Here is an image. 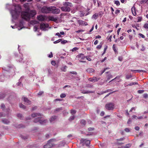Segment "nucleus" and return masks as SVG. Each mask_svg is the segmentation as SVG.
I'll return each mask as SVG.
<instances>
[{
  "label": "nucleus",
  "instance_id": "obj_1",
  "mask_svg": "<svg viewBox=\"0 0 148 148\" xmlns=\"http://www.w3.org/2000/svg\"><path fill=\"white\" fill-rule=\"evenodd\" d=\"M32 118H35L34 122L35 123L39 122L41 124H43L47 122V120L44 119L42 115L40 113H34L31 115Z\"/></svg>",
  "mask_w": 148,
  "mask_h": 148
},
{
  "label": "nucleus",
  "instance_id": "obj_2",
  "mask_svg": "<svg viewBox=\"0 0 148 148\" xmlns=\"http://www.w3.org/2000/svg\"><path fill=\"white\" fill-rule=\"evenodd\" d=\"M14 6L15 7V10L10 11L12 18V21H13L14 20H16L18 18L21 11L20 5H18L17 6L16 5H14Z\"/></svg>",
  "mask_w": 148,
  "mask_h": 148
},
{
  "label": "nucleus",
  "instance_id": "obj_3",
  "mask_svg": "<svg viewBox=\"0 0 148 148\" xmlns=\"http://www.w3.org/2000/svg\"><path fill=\"white\" fill-rule=\"evenodd\" d=\"M36 11L31 10L29 12H23L21 13V16L23 18L26 20H29L31 18L33 17L36 14Z\"/></svg>",
  "mask_w": 148,
  "mask_h": 148
},
{
  "label": "nucleus",
  "instance_id": "obj_4",
  "mask_svg": "<svg viewBox=\"0 0 148 148\" xmlns=\"http://www.w3.org/2000/svg\"><path fill=\"white\" fill-rule=\"evenodd\" d=\"M51 6H44L41 9V12L43 13H49L51 12Z\"/></svg>",
  "mask_w": 148,
  "mask_h": 148
},
{
  "label": "nucleus",
  "instance_id": "obj_5",
  "mask_svg": "<svg viewBox=\"0 0 148 148\" xmlns=\"http://www.w3.org/2000/svg\"><path fill=\"white\" fill-rule=\"evenodd\" d=\"M114 103H109L106 105L105 107L108 110H113L114 108Z\"/></svg>",
  "mask_w": 148,
  "mask_h": 148
},
{
  "label": "nucleus",
  "instance_id": "obj_6",
  "mask_svg": "<svg viewBox=\"0 0 148 148\" xmlns=\"http://www.w3.org/2000/svg\"><path fill=\"white\" fill-rule=\"evenodd\" d=\"M60 12V10L54 6H51V12L54 14H58Z\"/></svg>",
  "mask_w": 148,
  "mask_h": 148
},
{
  "label": "nucleus",
  "instance_id": "obj_7",
  "mask_svg": "<svg viewBox=\"0 0 148 148\" xmlns=\"http://www.w3.org/2000/svg\"><path fill=\"white\" fill-rule=\"evenodd\" d=\"M53 140L50 139L48 142L47 144L44 146V148H51L54 145V144L52 142Z\"/></svg>",
  "mask_w": 148,
  "mask_h": 148
},
{
  "label": "nucleus",
  "instance_id": "obj_8",
  "mask_svg": "<svg viewBox=\"0 0 148 148\" xmlns=\"http://www.w3.org/2000/svg\"><path fill=\"white\" fill-rule=\"evenodd\" d=\"M81 143L83 145H84L85 144L86 145L88 146L90 144V141L89 140H86V139H84L82 138L80 140Z\"/></svg>",
  "mask_w": 148,
  "mask_h": 148
},
{
  "label": "nucleus",
  "instance_id": "obj_9",
  "mask_svg": "<svg viewBox=\"0 0 148 148\" xmlns=\"http://www.w3.org/2000/svg\"><path fill=\"white\" fill-rule=\"evenodd\" d=\"M49 26V24H48L42 23L40 25V27L41 29L44 31H46L47 30L46 28H47Z\"/></svg>",
  "mask_w": 148,
  "mask_h": 148
},
{
  "label": "nucleus",
  "instance_id": "obj_10",
  "mask_svg": "<svg viewBox=\"0 0 148 148\" xmlns=\"http://www.w3.org/2000/svg\"><path fill=\"white\" fill-rule=\"evenodd\" d=\"M22 99L24 102L27 105H30L31 103V101L26 97H23Z\"/></svg>",
  "mask_w": 148,
  "mask_h": 148
},
{
  "label": "nucleus",
  "instance_id": "obj_11",
  "mask_svg": "<svg viewBox=\"0 0 148 148\" xmlns=\"http://www.w3.org/2000/svg\"><path fill=\"white\" fill-rule=\"evenodd\" d=\"M61 9L62 11L69 12L70 11V8L69 7L64 6L61 8Z\"/></svg>",
  "mask_w": 148,
  "mask_h": 148
},
{
  "label": "nucleus",
  "instance_id": "obj_12",
  "mask_svg": "<svg viewBox=\"0 0 148 148\" xmlns=\"http://www.w3.org/2000/svg\"><path fill=\"white\" fill-rule=\"evenodd\" d=\"M100 79L99 77H93V78H90L88 79V80L91 82H97Z\"/></svg>",
  "mask_w": 148,
  "mask_h": 148
},
{
  "label": "nucleus",
  "instance_id": "obj_13",
  "mask_svg": "<svg viewBox=\"0 0 148 148\" xmlns=\"http://www.w3.org/2000/svg\"><path fill=\"white\" fill-rule=\"evenodd\" d=\"M63 5L66 7H69L70 8L72 6V4L71 3L69 2L65 1L63 3Z\"/></svg>",
  "mask_w": 148,
  "mask_h": 148
},
{
  "label": "nucleus",
  "instance_id": "obj_14",
  "mask_svg": "<svg viewBox=\"0 0 148 148\" xmlns=\"http://www.w3.org/2000/svg\"><path fill=\"white\" fill-rule=\"evenodd\" d=\"M23 20H21L20 21L19 24H18V27L20 28L19 29L18 28V30H20L23 28Z\"/></svg>",
  "mask_w": 148,
  "mask_h": 148
},
{
  "label": "nucleus",
  "instance_id": "obj_15",
  "mask_svg": "<svg viewBox=\"0 0 148 148\" xmlns=\"http://www.w3.org/2000/svg\"><path fill=\"white\" fill-rule=\"evenodd\" d=\"M38 19L41 21H43L45 20V17L42 15H40L37 16Z\"/></svg>",
  "mask_w": 148,
  "mask_h": 148
},
{
  "label": "nucleus",
  "instance_id": "obj_16",
  "mask_svg": "<svg viewBox=\"0 0 148 148\" xmlns=\"http://www.w3.org/2000/svg\"><path fill=\"white\" fill-rule=\"evenodd\" d=\"M94 92L90 91H88L85 90H83L82 91L81 93L83 94H89L93 93Z\"/></svg>",
  "mask_w": 148,
  "mask_h": 148
},
{
  "label": "nucleus",
  "instance_id": "obj_17",
  "mask_svg": "<svg viewBox=\"0 0 148 148\" xmlns=\"http://www.w3.org/2000/svg\"><path fill=\"white\" fill-rule=\"evenodd\" d=\"M135 9L136 8L134 6H133L132 7L131 9L132 13L134 16H135L136 15Z\"/></svg>",
  "mask_w": 148,
  "mask_h": 148
},
{
  "label": "nucleus",
  "instance_id": "obj_18",
  "mask_svg": "<svg viewBox=\"0 0 148 148\" xmlns=\"http://www.w3.org/2000/svg\"><path fill=\"white\" fill-rule=\"evenodd\" d=\"M2 121L3 123L5 124H8L10 123L9 121L5 119H3Z\"/></svg>",
  "mask_w": 148,
  "mask_h": 148
},
{
  "label": "nucleus",
  "instance_id": "obj_19",
  "mask_svg": "<svg viewBox=\"0 0 148 148\" xmlns=\"http://www.w3.org/2000/svg\"><path fill=\"white\" fill-rule=\"evenodd\" d=\"M67 68V66H63L61 68V70L65 72L66 71V69Z\"/></svg>",
  "mask_w": 148,
  "mask_h": 148
},
{
  "label": "nucleus",
  "instance_id": "obj_20",
  "mask_svg": "<svg viewBox=\"0 0 148 148\" xmlns=\"http://www.w3.org/2000/svg\"><path fill=\"white\" fill-rule=\"evenodd\" d=\"M98 16V14L97 13H95L92 16V18H93L95 19H96L97 18V17Z\"/></svg>",
  "mask_w": 148,
  "mask_h": 148
},
{
  "label": "nucleus",
  "instance_id": "obj_21",
  "mask_svg": "<svg viewBox=\"0 0 148 148\" xmlns=\"http://www.w3.org/2000/svg\"><path fill=\"white\" fill-rule=\"evenodd\" d=\"M86 71L89 73H91L94 71V70L92 69L89 68L86 70Z\"/></svg>",
  "mask_w": 148,
  "mask_h": 148
},
{
  "label": "nucleus",
  "instance_id": "obj_22",
  "mask_svg": "<svg viewBox=\"0 0 148 148\" xmlns=\"http://www.w3.org/2000/svg\"><path fill=\"white\" fill-rule=\"evenodd\" d=\"M57 117L56 116H52L50 119V121L51 122H52L54 121L56 119Z\"/></svg>",
  "mask_w": 148,
  "mask_h": 148
},
{
  "label": "nucleus",
  "instance_id": "obj_23",
  "mask_svg": "<svg viewBox=\"0 0 148 148\" xmlns=\"http://www.w3.org/2000/svg\"><path fill=\"white\" fill-rule=\"evenodd\" d=\"M120 77H121V76H117L116 77H115L114 79H112L111 81H110L109 82V83H111L113 81V80H114V79H119L120 78Z\"/></svg>",
  "mask_w": 148,
  "mask_h": 148
},
{
  "label": "nucleus",
  "instance_id": "obj_24",
  "mask_svg": "<svg viewBox=\"0 0 148 148\" xmlns=\"http://www.w3.org/2000/svg\"><path fill=\"white\" fill-rule=\"evenodd\" d=\"M131 71H135V72H145V71H143V70H131Z\"/></svg>",
  "mask_w": 148,
  "mask_h": 148
},
{
  "label": "nucleus",
  "instance_id": "obj_25",
  "mask_svg": "<svg viewBox=\"0 0 148 148\" xmlns=\"http://www.w3.org/2000/svg\"><path fill=\"white\" fill-rule=\"evenodd\" d=\"M49 19L50 21H55L56 19L53 16H50L49 17Z\"/></svg>",
  "mask_w": 148,
  "mask_h": 148
},
{
  "label": "nucleus",
  "instance_id": "obj_26",
  "mask_svg": "<svg viewBox=\"0 0 148 148\" xmlns=\"http://www.w3.org/2000/svg\"><path fill=\"white\" fill-rule=\"evenodd\" d=\"M19 106L20 108H22L23 109H25L26 108V106L24 105L22 103L20 104L19 105Z\"/></svg>",
  "mask_w": 148,
  "mask_h": 148
},
{
  "label": "nucleus",
  "instance_id": "obj_27",
  "mask_svg": "<svg viewBox=\"0 0 148 148\" xmlns=\"http://www.w3.org/2000/svg\"><path fill=\"white\" fill-rule=\"evenodd\" d=\"M5 96V95L3 93L0 94V99H3Z\"/></svg>",
  "mask_w": 148,
  "mask_h": 148
},
{
  "label": "nucleus",
  "instance_id": "obj_28",
  "mask_svg": "<svg viewBox=\"0 0 148 148\" xmlns=\"http://www.w3.org/2000/svg\"><path fill=\"white\" fill-rule=\"evenodd\" d=\"M112 75H111L110 74L108 75L107 76V79L106 80V82H107V81L109 80L111 78H112Z\"/></svg>",
  "mask_w": 148,
  "mask_h": 148
},
{
  "label": "nucleus",
  "instance_id": "obj_29",
  "mask_svg": "<svg viewBox=\"0 0 148 148\" xmlns=\"http://www.w3.org/2000/svg\"><path fill=\"white\" fill-rule=\"evenodd\" d=\"M80 123L81 124L83 125H85L86 124V121L84 120H81Z\"/></svg>",
  "mask_w": 148,
  "mask_h": 148
},
{
  "label": "nucleus",
  "instance_id": "obj_30",
  "mask_svg": "<svg viewBox=\"0 0 148 148\" xmlns=\"http://www.w3.org/2000/svg\"><path fill=\"white\" fill-rule=\"evenodd\" d=\"M114 3L116 4L117 5L119 6L120 5V2L119 1L115 0L114 1Z\"/></svg>",
  "mask_w": 148,
  "mask_h": 148
},
{
  "label": "nucleus",
  "instance_id": "obj_31",
  "mask_svg": "<svg viewBox=\"0 0 148 148\" xmlns=\"http://www.w3.org/2000/svg\"><path fill=\"white\" fill-rule=\"evenodd\" d=\"M103 12L102 11L99 12V13H98V16H100V17L103 16Z\"/></svg>",
  "mask_w": 148,
  "mask_h": 148
},
{
  "label": "nucleus",
  "instance_id": "obj_32",
  "mask_svg": "<svg viewBox=\"0 0 148 148\" xmlns=\"http://www.w3.org/2000/svg\"><path fill=\"white\" fill-rule=\"evenodd\" d=\"M68 42V41L66 40H61V43L62 44H65L66 43H67Z\"/></svg>",
  "mask_w": 148,
  "mask_h": 148
},
{
  "label": "nucleus",
  "instance_id": "obj_33",
  "mask_svg": "<svg viewBox=\"0 0 148 148\" xmlns=\"http://www.w3.org/2000/svg\"><path fill=\"white\" fill-rule=\"evenodd\" d=\"M132 77L131 75H127L126 76V79H128Z\"/></svg>",
  "mask_w": 148,
  "mask_h": 148
},
{
  "label": "nucleus",
  "instance_id": "obj_34",
  "mask_svg": "<svg viewBox=\"0 0 148 148\" xmlns=\"http://www.w3.org/2000/svg\"><path fill=\"white\" fill-rule=\"evenodd\" d=\"M137 19H138V22H139L141 21V20L142 19V17H140V16H138L137 17Z\"/></svg>",
  "mask_w": 148,
  "mask_h": 148
},
{
  "label": "nucleus",
  "instance_id": "obj_35",
  "mask_svg": "<svg viewBox=\"0 0 148 148\" xmlns=\"http://www.w3.org/2000/svg\"><path fill=\"white\" fill-rule=\"evenodd\" d=\"M102 45V43H100L99 45H98L97 47V48L98 49H100L101 48Z\"/></svg>",
  "mask_w": 148,
  "mask_h": 148
},
{
  "label": "nucleus",
  "instance_id": "obj_36",
  "mask_svg": "<svg viewBox=\"0 0 148 148\" xmlns=\"http://www.w3.org/2000/svg\"><path fill=\"white\" fill-rule=\"evenodd\" d=\"M60 97L61 98H64L66 97V95L64 93H62L60 95Z\"/></svg>",
  "mask_w": 148,
  "mask_h": 148
},
{
  "label": "nucleus",
  "instance_id": "obj_37",
  "mask_svg": "<svg viewBox=\"0 0 148 148\" xmlns=\"http://www.w3.org/2000/svg\"><path fill=\"white\" fill-rule=\"evenodd\" d=\"M75 118V117L74 116H71L70 117L69 119V120L70 121H71L73 120Z\"/></svg>",
  "mask_w": 148,
  "mask_h": 148
},
{
  "label": "nucleus",
  "instance_id": "obj_38",
  "mask_svg": "<svg viewBox=\"0 0 148 148\" xmlns=\"http://www.w3.org/2000/svg\"><path fill=\"white\" fill-rule=\"evenodd\" d=\"M62 39H59L57 40L56 41H55L54 42H53V43L54 44H56L58 43L59 42H61L62 40Z\"/></svg>",
  "mask_w": 148,
  "mask_h": 148
},
{
  "label": "nucleus",
  "instance_id": "obj_39",
  "mask_svg": "<svg viewBox=\"0 0 148 148\" xmlns=\"http://www.w3.org/2000/svg\"><path fill=\"white\" fill-rule=\"evenodd\" d=\"M17 116L18 117V118H19L21 119H22V115L21 114H17Z\"/></svg>",
  "mask_w": 148,
  "mask_h": 148
},
{
  "label": "nucleus",
  "instance_id": "obj_40",
  "mask_svg": "<svg viewBox=\"0 0 148 148\" xmlns=\"http://www.w3.org/2000/svg\"><path fill=\"white\" fill-rule=\"evenodd\" d=\"M130 86H131L134 84H138V83L136 82H132L131 83H130Z\"/></svg>",
  "mask_w": 148,
  "mask_h": 148
},
{
  "label": "nucleus",
  "instance_id": "obj_41",
  "mask_svg": "<svg viewBox=\"0 0 148 148\" xmlns=\"http://www.w3.org/2000/svg\"><path fill=\"white\" fill-rule=\"evenodd\" d=\"M71 113L72 114H73L76 113V111L74 110H71Z\"/></svg>",
  "mask_w": 148,
  "mask_h": 148
},
{
  "label": "nucleus",
  "instance_id": "obj_42",
  "mask_svg": "<svg viewBox=\"0 0 148 148\" xmlns=\"http://www.w3.org/2000/svg\"><path fill=\"white\" fill-rule=\"evenodd\" d=\"M131 146V145L130 144H127L125 146H124L125 148H129Z\"/></svg>",
  "mask_w": 148,
  "mask_h": 148
},
{
  "label": "nucleus",
  "instance_id": "obj_43",
  "mask_svg": "<svg viewBox=\"0 0 148 148\" xmlns=\"http://www.w3.org/2000/svg\"><path fill=\"white\" fill-rule=\"evenodd\" d=\"M65 143L64 141H62L61 143L59 144V146H64Z\"/></svg>",
  "mask_w": 148,
  "mask_h": 148
},
{
  "label": "nucleus",
  "instance_id": "obj_44",
  "mask_svg": "<svg viewBox=\"0 0 148 148\" xmlns=\"http://www.w3.org/2000/svg\"><path fill=\"white\" fill-rule=\"evenodd\" d=\"M44 92L43 91H40L38 93L37 95L38 96H40Z\"/></svg>",
  "mask_w": 148,
  "mask_h": 148
},
{
  "label": "nucleus",
  "instance_id": "obj_45",
  "mask_svg": "<svg viewBox=\"0 0 148 148\" xmlns=\"http://www.w3.org/2000/svg\"><path fill=\"white\" fill-rule=\"evenodd\" d=\"M23 58H22L21 57V59H19V60L18 59L17 60H18V61H19V62H23V63H24L25 62L24 61H23Z\"/></svg>",
  "mask_w": 148,
  "mask_h": 148
},
{
  "label": "nucleus",
  "instance_id": "obj_46",
  "mask_svg": "<svg viewBox=\"0 0 148 148\" xmlns=\"http://www.w3.org/2000/svg\"><path fill=\"white\" fill-rule=\"evenodd\" d=\"M148 95L147 93H145L143 95V97L145 98H146L148 97Z\"/></svg>",
  "mask_w": 148,
  "mask_h": 148
},
{
  "label": "nucleus",
  "instance_id": "obj_47",
  "mask_svg": "<svg viewBox=\"0 0 148 148\" xmlns=\"http://www.w3.org/2000/svg\"><path fill=\"white\" fill-rule=\"evenodd\" d=\"M107 48V46L106 47H105L104 48L103 52L102 54V56H103L104 54L105 53Z\"/></svg>",
  "mask_w": 148,
  "mask_h": 148
},
{
  "label": "nucleus",
  "instance_id": "obj_48",
  "mask_svg": "<svg viewBox=\"0 0 148 148\" xmlns=\"http://www.w3.org/2000/svg\"><path fill=\"white\" fill-rule=\"evenodd\" d=\"M124 130L126 132H130V129L129 128H125V129Z\"/></svg>",
  "mask_w": 148,
  "mask_h": 148
},
{
  "label": "nucleus",
  "instance_id": "obj_49",
  "mask_svg": "<svg viewBox=\"0 0 148 148\" xmlns=\"http://www.w3.org/2000/svg\"><path fill=\"white\" fill-rule=\"evenodd\" d=\"M144 92V90H138V93L141 94L143 93Z\"/></svg>",
  "mask_w": 148,
  "mask_h": 148
},
{
  "label": "nucleus",
  "instance_id": "obj_50",
  "mask_svg": "<svg viewBox=\"0 0 148 148\" xmlns=\"http://www.w3.org/2000/svg\"><path fill=\"white\" fill-rule=\"evenodd\" d=\"M119 13L120 10L118 9H117L115 12V13L116 14H118Z\"/></svg>",
  "mask_w": 148,
  "mask_h": 148
},
{
  "label": "nucleus",
  "instance_id": "obj_51",
  "mask_svg": "<svg viewBox=\"0 0 148 148\" xmlns=\"http://www.w3.org/2000/svg\"><path fill=\"white\" fill-rule=\"evenodd\" d=\"M112 48L114 50V51L115 52H116V47L114 45H113L112 46Z\"/></svg>",
  "mask_w": 148,
  "mask_h": 148
},
{
  "label": "nucleus",
  "instance_id": "obj_52",
  "mask_svg": "<svg viewBox=\"0 0 148 148\" xmlns=\"http://www.w3.org/2000/svg\"><path fill=\"white\" fill-rule=\"evenodd\" d=\"M144 27L145 28L148 29V24L147 23L145 24L144 25Z\"/></svg>",
  "mask_w": 148,
  "mask_h": 148
},
{
  "label": "nucleus",
  "instance_id": "obj_53",
  "mask_svg": "<svg viewBox=\"0 0 148 148\" xmlns=\"http://www.w3.org/2000/svg\"><path fill=\"white\" fill-rule=\"evenodd\" d=\"M112 90L111 89H108V90H107L105 91H104L103 92V93H106L107 92H109L110 91H111Z\"/></svg>",
  "mask_w": 148,
  "mask_h": 148
},
{
  "label": "nucleus",
  "instance_id": "obj_54",
  "mask_svg": "<svg viewBox=\"0 0 148 148\" xmlns=\"http://www.w3.org/2000/svg\"><path fill=\"white\" fill-rule=\"evenodd\" d=\"M136 107L132 108H131V110H130V112H131L133 110H135L136 109Z\"/></svg>",
  "mask_w": 148,
  "mask_h": 148
},
{
  "label": "nucleus",
  "instance_id": "obj_55",
  "mask_svg": "<svg viewBox=\"0 0 148 148\" xmlns=\"http://www.w3.org/2000/svg\"><path fill=\"white\" fill-rule=\"evenodd\" d=\"M38 29V27L37 26H34V31H36Z\"/></svg>",
  "mask_w": 148,
  "mask_h": 148
},
{
  "label": "nucleus",
  "instance_id": "obj_56",
  "mask_svg": "<svg viewBox=\"0 0 148 148\" xmlns=\"http://www.w3.org/2000/svg\"><path fill=\"white\" fill-rule=\"evenodd\" d=\"M51 64L52 65L54 66L55 65L56 63L55 61H52L51 62Z\"/></svg>",
  "mask_w": 148,
  "mask_h": 148
},
{
  "label": "nucleus",
  "instance_id": "obj_57",
  "mask_svg": "<svg viewBox=\"0 0 148 148\" xmlns=\"http://www.w3.org/2000/svg\"><path fill=\"white\" fill-rule=\"evenodd\" d=\"M139 35L143 38H145V36L141 34H139Z\"/></svg>",
  "mask_w": 148,
  "mask_h": 148
},
{
  "label": "nucleus",
  "instance_id": "obj_58",
  "mask_svg": "<svg viewBox=\"0 0 148 148\" xmlns=\"http://www.w3.org/2000/svg\"><path fill=\"white\" fill-rule=\"evenodd\" d=\"M56 35L58 36V37H61V35L59 33H57L56 34Z\"/></svg>",
  "mask_w": 148,
  "mask_h": 148
},
{
  "label": "nucleus",
  "instance_id": "obj_59",
  "mask_svg": "<svg viewBox=\"0 0 148 148\" xmlns=\"http://www.w3.org/2000/svg\"><path fill=\"white\" fill-rule=\"evenodd\" d=\"M48 73H49V75H51V70L50 69H48Z\"/></svg>",
  "mask_w": 148,
  "mask_h": 148
},
{
  "label": "nucleus",
  "instance_id": "obj_60",
  "mask_svg": "<svg viewBox=\"0 0 148 148\" xmlns=\"http://www.w3.org/2000/svg\"><path fill=\"white\" fill-rule=\"evenodd\" d=\"M78 49L77 48L74 47L73 49H72V51H74L77 50H78Z\"/></svg>",
  "mask_w": 148,
  "mask_h": 148
},
{
  "label": "nucleus",
  "instance_id": "obj_61",
  "mask_svg": "<svg viewBox=\"0 0 148 148\" xmlns=\"http://www.w3.org/2000/svg\"><path fill=\"white\" fill-rule=\"evenodd\" d=\"M135 129L136 130L138 131L139 130L140 128L139 127L137 126L135 127Z\"/></svg>",
  "mask_w": 148,
  "mask_h": 148
},
{
  "label": "nucleus",
  "instance_id": "obj_62",
  "mask_svg": "<svg viewBox=\"0 0 148 148\" xmlns=\"http://www.w3.org/2000/svg\"><path fill=\"white\" fill-rule=\"evenodd\" d=\"M137 119H143V117L142 116L137 117Z\"/></svg>",
  "mask_w": 148,
  "mask_h": 148
},
{
  "label": "nucleus",
  "instance_id": "obj_63",
  "mask_svg": "<svg viewBox=\"0 0 148 148\" xmlns=\"http://www.w3.org/2000/svg\"><path fill=\"white\" fill-rule=\"evenodd\" d=\"M70 73L74 75H76L77 74V72L75 71L70 72Z\"/></svg>",
  "mask_w": 148,
  "mask_h": 148
},
{
  "label": "nucleus",
  "instance_id": "obj_64",
  "mask_svg": "<svg viewBox=\"0 0 148 148\" xmlns=\"http://www.w3.org/2000/svg\"><path fill=\"white\" fill-rule=\"evenodd\" d=\"M142 48L141 49V50L142 51H144L145 50V48L143 46V45H142Z\"/></svg>",
  "mask_w": 148,
  "mask_h": 148
}]
</instances>
